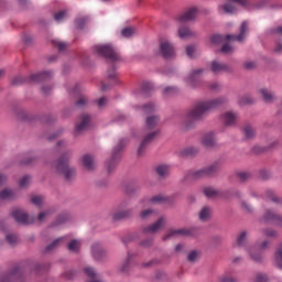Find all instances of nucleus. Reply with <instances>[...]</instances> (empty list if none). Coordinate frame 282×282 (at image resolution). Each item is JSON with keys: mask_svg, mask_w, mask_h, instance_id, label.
<instances>
[{"mask_svg": "<svg viewBox=\"0 0 282 282\" xmlns=\"http://www.w3.org/2000/svg\"><path fill=\"white\" fill-rule=\"evenodd\" d=\"M224 97H218V99L210 101H200L198 102L194 109H192L187 115V120H200L204 118L209 111L220 107L225 104Z\"/></svg>", "mask_w": 282, "mask_h": 282, "instance_id": "obj_1", "label": "nucleus"}, {"mask_svg": "<svg viewBox=\"0 0 282 282\" xmlns=\"http://www.w3.org/2000/svg\"><path fill=\"white\" fill-rule=\"evenodd\" d=\"M160 122V118L158 116H149L145 120V128L144 132L145 135L143 137V140L138 149V155L141 156L144 154L145 148L155 139L159 131L153 130Z\"/></svg>", "mask_w": 282, "mask_h": 282, "instance_id": "obj_2", "label": "nucleus"}, {"mask_svg": "<svg viewBox=\"0 0 282 282\" xmlns=\"http://www.w3.org/2000/svg\"><path fill=\"white\" fill-rule=\"evenodd\" d=\"M70 159H72V153L65 152L59 156V159L57 160V165H55L57 173L59 175H64L66 182H72V180L76 177L75 167L69 166Z\"/></svg>", "mask_w": 282, "mask_h": 282, "instance_id": "obj_3", "label": "nucleus"}, {"mask_svg": "<svg viewBox=\"0 0 282 282\" xmlns=\"http://www.w3.org/2000/svg\"><path fill=\"white\" fill-rule=\"evenodd\" d=\"M52 77H53V72L51 70H44L37 74H33L29 78L22 77V76H15L12 79V85L17 87L25 83H42V82L50 80Z\"/></svg>", "mask_w": 282, "mask_h": 282, "instance_id": "obj_4", "label": "nucleus"}, {"mask_svg": "<svg viewBox=\"0 0 282 282\" xmlns=\"http://www.w3.org/2000/svg\"><path fill=\"white\" fill-rule=\"evenodd\" d=\"M94 52L105 57L110 63H116L121 61V56L116 47H113L111 44H105V45H95Z\"/></svg>", "mask_w": 282, "mask_h": 282, "instance_id": "obj_5", "label": "nucleus"}, {"mask_svg": "<svg viewBox=\"0 0 282 282\" xmlns=\"http://www.w3.org/2000/svg\"><path fill=\"white\" fill-rule=\"evenodd\" d=\"M236 3L242 8L249 6L248 0H227L225 4L218 7V12H220V14H235L237 12Z\"/></svg>", "mask_w": 282, "mask_h": 282, "instance_id": "obj_6", "label": "nucleus"}, {"mask_svg": "<svg viewBox=\"0 0 282 282\" xmlns=\"http://www.w3.org/2000/svg\"><path fill=\"white\" fill-rule=\"evenodd\" d=\"M126 144H127V141L121 140L120 143L118 144V147L115 148L110 161L107 162V164H106L108 173H113V171L117 167L118 162L120 160V151L124 148Z\"/></svg>", "mask_w": 282, "mask_h": 282, "instance_id": "obj_7", "label": "nucleus"}, {"mask_svg": "<svg viewBox=\"0 0 282 282\" xmlns=\"http://www.w3.org/2000/svg\"><path fill=\"white\" fill-rule=\"evenodd\" d=\"M12 217L15 219V221L20 225H32L35 221L34 216H29L23 209L21 208H14L12 212Z\"/></svg>", "mask_w": 282, "mask_h": 282, "instance_id": "obj_8", "label": "nucleus"}, {"mask_svg": "<svg viewBox=\"0 0 282 282\" xmlns=\"http://www.w3.org/2000/svg\"><path fill=\"white\" fill-rule=\"evenodd\" d=\"M90 123H91V116L86 115V113L82 115L75 124L74 134L79 135V134L84 133L86 130L89 129Z\"/></svg>", "mask_w": 282, "mask_h": 282, "instance_id": "obj_9", "label": "nucleus"}, {"mask_svg": "<svg viewBox=\"0 0 282 282\" xmlns=\"http://www.w3.org/2000/svg\"><path fill=\"white\" fill-rule=\"evenodd\" d=\"M160 53L164 59H172L175 57L174 46L169 41H162L160 43Z\"/></svg>", "mask_w": 282, "mask_h": 282, "instance_id": "obj_10", "label": "nucleus"}, {"mask_svg": "<svg viewBox=\"0 0 282 282\" xmlns=\"http://www.w3.org/2000/svg\"><path fill=\"white\" fill-rule=\"evenodd\" d=\"M249 32V23L247 21H243L240 25V32L238 35H235V34H227L226 39H227V42H243L245 41V36L246 34Z\"/></svg>", "mask_w": 282, "mask_h": 282, "instance_id": "obj_11", "label": "nucleus"}, {"mask_svg": "<svg viewBox=\"0 0 282 282\" xmlns=\"http://www.w3.org/2000/svg\"><path fill=\"white\" fill-rule=\"evenodd\" d=\"M166 218L164 216L160 217L155 223L143 228V234H155L161 230L166 225Z\"/></svg>", "mask_w": 282, "mask_h": 282, "instance_id": "obj_12", "label": "nucleus"}, {"mask_svg": "<svg viewBox=\"0 0 282 282\" xmlns=\"http://www.w3.org/2000/svg\"><path fill=\"white\" fill-rule=\"evenodd\" d=\"M199 14V10L195 7L188 9L185 13H183L182 15H180L177 18L178 22L181 23H187V22H192L195 21L196 18Z\"/></svg>", "mask_w": 282, "mask_h": 282, "instance_id": "obj_13", "label": "nucleus"}, {"mask_svg": "<svg viewBox=\"0 0 282 282\" xmlns=\"http://www.w3.org/2000/svg\"><path fill=\"white\" fill-rule=\"evenodd\" d=\"M107 254V250L99 242L93 243L91 256L95 260L101 261Z\"/></svg>", "mask_w": 282, "mask_h": 282, "instance_id": "obj_14", "label": "nucleus"}, {"mask_svg": "<svg viewBox=\"0 0 282 282\" xmlns=\"http://www.w3.org/2000/svg\"><path fill=\"white\" fill-rule=\"evenodd\" d=\"M194 228L191 229H170L166 235L163 236V240L166 241L175 236H193Z\"/></svg>", "mask_w": 282, "mask_h": 282, "instance_id": "obj_15", "label": "nucleus"}, {"mask_svg": "<svg viewBox=\"0 0 282 282\" xmlns=\"http://www.w3.org/2000/svg\"><path fill=\"white\" fill-rule=\"evenodd\" d=\"M22 278V271L20 267H14L9 274H4L1 278V282H18Z\"/></svg>", "mask_w": 282, "mask_h": 282, "instance_id": "obj_16", "label": "nucleus"}, {"mask_svg": "<svg viewBox=\"0 0 282 282\" xmlns=\"http://www.w3.org/2000/svg\"><path fill=\"white\" fill-rule=\"evenodd\" d=\"M265 223H271L282 227V216L275 214L273 210L268 209L263 216Z\"/></svg>", "mask_w": 282, "mask_h": 282, "instance_id": "obj_17", "label": "nucleus"}, {"mask_svg": "<svg viewBox=\"0 0 282 282\" xmlns=\"http://www.w3.org/2000/svg\"><path fill=\"white\" fill-rule=\"evenodd\" d=\"M220 120H223V123L227 127L235 126L237 124L238 113L231 111L225 112V115L220 116Z\"/></svg>", "mask_w": 282, "mask_h": 282, "instance_id": "obj_18", "label": "nucleus"}, {"mask_svg": "<svg viewBox=\"0 0 282 282\" xmlns=\"http://www.w3.org/2000/svg\"><path fill=\"white\" fill-rule=\"evenodd\" d=\"M83 165L87 171H95L97 166L95 158L89 154L83 156Z\"/></svg>", "mask_w": 282, "mask_h": 282, "instance_id": "obj_19", "label": "nucleus"}, {"mask_svg": "<svg viewBox=\"0 0 282 282\" xmlns=\"http://www.w3.org/2000/svg\"><path fill=\"white\" fill-rule=\"evenodd\" d=\"M84 272L86 276L90 280L89 282H102L95 269H93V267H85Z\"/></svg>", "mask_w": 282, "mask_h": 282, "instance_id": "obj_20", "label": "nucleus"}, {"mask_svg": "<svg viewBox=\"0 0 282 282\" xmlns=\"http://www.w3.org/2000/svg\"><path fill=\"white\" fill-rule=\"evenodd\" d=\"M203 145L206 148H214L217 144V140L214 133H207L202 140Z\"/></svg>", "mask_w": 282, "mask_h": 282, "instance_id": "obj_21", "label": "nucleus"}, {"mask_svg": "<svg viewBox=\"0 0 282 282\" xmlns=\"http://www.w3.org/2000/svg\"><path fill=\"white\" fill-rule=\"evenodd\" d=\"M260 93L263 100L268 104L276 100L275 94L272 90H268V88H261Z\"/></svg>", "mask_w": 282, "mask_h": 282, "instance_id": "obj_22", "label": "nucleus"}, {"mask_svg": "<svg viewBox=\"0 0 282 282\" xmlns=\"http://www.w3.org/2000/svg\"><path fill=\"white\" fill-rule=\"evenodd\" d=\"M228 70V65L225 63H219L217 61L212 62V72L214 74H219L223 72H227Z\"/></svg>", "mask_w": 282, "mask_h": 282, "instance_id": "obj_23", "label": "nucleus"}, {"mask_svg": "<svg viewBox=\"0 0 282 282\" xmlns=\"http://www.w3.org/2000/svg\"><path fill=\"white\" fill-rule=\"evenodd\" d=\"M166 198L161 196V195H156L154 197H152L151 199L148 200H141L140 202V206L144 207V206H151L152 204H156V203H163L165 202Z\"/></svg>", "mask_w": 282, "mask_h": 282, "instance_id": "obj_24", "label": "nucleus"}, {"mask_svg": "<svg viewBox=\"0 0 282 282\" xmlns=\"http://www.w3.org/2000/svg\"><path fill=\"white\" fill-rule=\"evenodd\" d=\"M17 197L15 193L12 189L4 188L0 192L1 200H14Z\"/></svg>", "mask_w": 282, "mask_h": 282, "instance_id": "obj_25", "label": "nucleus"}, {"mask_svg": "<svg viewBox=\"0 0 282 282\" xmlns=\"http://www.w3.org/2000/svg\"><path fill=\"white\" fill-rule=\"evenodd\" d=\"M249 256L251 258V260H253L254 262H261L263 259V256L261 253V250H258L256 247H252L248 250Z\"/></svg>", "mask_w": 282, "mask_h": 282, "instance_id": "obj_26", "label": "nucleus"}, {"mask_svg": "<svg viewBox=\"0 0 282 282\" xmlns=\"http://www.w3.org/2000/svg\"><path fill=\"white\" fill-rule=\"evenodd\" d=\"M156 215H158V212L155 209L147 208V209L141 210L140 218L142 220H148V219H150L152 217H155Z\"/></svg>", "mask_w": 282, "mask_h": 282, "instance_id": "obj_27", "label": "nucleus"}, {"mask_svg": "<svg viewBox=\"0 0 282 282\" xmlns=\"http://www.w3.org/2000/svg\"><path fill=\"white\" fill-rule=\"evenodd\" d=\"M247 237H248V232L247 231H241L237 238H236V242L232 245L234 247L238 246V247H245L247 245Z\"/></svg>", "mask_w": 282, "mask_h": 282, "instance_id": "obj_28", "label": "nucleus"}, {"mask_svg": "<svg viewBox=\"0 0 282 282\" xmlns=\"http://www.w3.org/2000/svg\"><path fill=\"white\" fill-rule=\"evenodd\" d=\"M131 216V210H119L112 215L113 221H119Z\"/></svg>", "mask_w": 282, "mask_h": 282, "instance_id": "obj_29", "label": "nucleus"}, {"mask_svg": "<svg viewBox=\"0 0 282 282\" xmlns=\"http://www.w3.org/2000/svg\"><path fill=\"white\" fill-rule=\"evenodd\" d=\"M212 218V208L206 206L199 213V219L202 221H208Z\"/></svg>", "mask_w": 282, "mask_h": 282, "instance_id": "obj_30", "label": "nucleus"}, {"mask_svg": "<svg viewBox=\"0 0 282 282\" xmlns=\"http://www.w3.org/2000/svg\"><path fill=\"white\" fill-rule=\"evenodd\" d=\"M80 240L78 239H72L67 246V249L70 251V252H74V253H77L80 249Z\"/></svg>", "mask_w": 282, "mask_h": 282, "instance_id": "obj_31", "label": "nucleus"}, {"mask_svg": "<svg viewBox=\"0 0 282 282\" xmlns=\"http://www.w3.org/2000/svg\"><path fill=\"white\" fill-rule=\"evenodd\" d=\"M65 240V237H59L55 240H53V242H51V245L46 246V252H51L54 251L55 249H57L61 243H63V241Z\"/></svg>", "mask_w": 282, "mask_h": 282, "instance_id": "obj_32", "label": "nucleus"}, {"mask_svg": "<svg viewBox=\"0 0 282 282\" xmlns=\"http://www.w3.org/2000/svg\"><path fill=\"white\" fill-rule=\"evenodd\" d=\"M205 171H206L207 177H213L219 171V164L214 163V164L205 167Z\"/></svg>", "mask_w": 282, "mask_h": 282, "instance_id": "obj_33", "label": "nucleus"}, {"mask_svg": "<svg viewBox=\"0 0 282 282\" xmlns=\"http://www.w3.org/2000/svg\"><path fill=\"white\" fill-rule=\"evenodd\" d=\"M178 34L182 40H187V39L194 36L193 31H191L188 28H180Z\"/></svg>", "mask_w": 282, "mask_h": 282, "instance_id": "obj_34", "label": "nucleus"}, {"mask_svg": "<svg viewBox=\"0 0 282 282\" xmlns=\"http://www.w3.org/2000/svg\"><path fill=\"white\" fill-rule=\"evenodd\" d=\"M88 105V97L85 95H79L77 101L75 102V107L83 109Z\"/></svg>", "mask_w": 282, "mask_h": 282, "instance_id": "obj_35", "label": "nucleus"}, {"mask_svg": "<svg viewBox=\"0 0 282 282\" xmlns=\"http://www.w3.org/2000/svg\"><path fill=\"white\" fill-rule=\"evenodd\" d=\"M243 133L247 139H252L256 137V129L252 126L248 124L243 128Z\"/></svg>", "mask_w": 282, "mask_h": 282, "instance_id": "obj_36", "label": "nucleus"}, {"mask_svg": "<svg viewBox=\"0 0 282 282\" xmlns=\"http://www.w3.org/2000/svg\"><path fill=\"white\" fill-rule=\"evenodd\" d=\"M204 194L206 195L207 198H216L219 195V192L213 187H206L204 189Z\"/></svg>", "mask_w": 282, "mask_h": 282, "instance_id": "obj_37", "label": "nucleus"}, {"mask_svg": "<svg viewBox=\"0 0 282 282\" xmlns=\"http://www.w3.org/2000/svg\"><path fill=\"white\" fill-rule=\"evenodd\" d=\"M253 102L254 100L252 99V97H250V95H243V97H240L238 101L240 106L251 105Z\"/></svg>", "mask_w": 282, "mask_h": 282, "instance_id": "obj_38", "label": "nucleus"}, {"mask_svg": "<svg viewBox=\"0 0 282 282\" xmlns=\"http://www.w3.org/2000/svg\"><path fill=\"white\" fill-rule=\"evenodd\" d=\"M156 173L160 177H166L169 175V166L167 165H159L156 167Z\"/></svg>", "mask_w": 282, "mask_h": 282, "instance_id": "obj_39", "label": "nucleus"}, {"mask_svg": "<svg viewBox=\"0 0 282 282\" xmlns=\"http://www.w3.org/2000/svg\"><path fill=\"white\" fill-rule=\"evenodd\" d=\"M121 34L126 39H130L131 36L135 35V28H124L121 31Z\"/></svg>", "mask_w": 282, "mask_h": 282, "instance_id": "obj_40", "label": "nucleus"}, {"mask_svg": "<svg viewBox=\"0 0 282 282\" xmlns=\"http://www.w3.org/2000/svg\"><path fill=\"white\" fill-rule=\"evenodd\" d=\"M275 263L280 269H282V245L276 250Z\"/></svg>", "mask_w": 282, "mask_h": 282, "instance_id": "obj_41", "label": "nucleus"}, {"mask_svg": "<svg viewBox=\"0 0 282 282\" xmlns=\"http://www.w3.org/2000/svg\"><path fill=\"white\" fill-rule=\"evenodd\" d=\"M141 90L144 95L148 96L153 90V86L150 84V82H143Z\"/></svg>", "mask_w": 282, "mask_h": 282, "instance_id": "obj_42", "label": "nucleus"}, {"mask_svg": "<svg viewBox=\"0 0 282 282\" xmlns=\"http://www.w3.org/2000/svg\"><path fill=\"white\" fill-rule=\"evenodd\" d=\"M203 68L194 69L188 78V83H192L194 85V82L197 79V77L203 73Z\"/></svg>", "mask_w": 282, "mask_h": 282, "instance_id": "obj_43", "label": "nucleus"}, {"mask_svg": "<svg viewBox=\"0 0 282 282\" xmlns=\"http://www.w3.org/2000/svg\"><path fill=\"white\" fill-rule=\"evenodd\" d=\"M53 45L57 47L58 52H63L67 48V43L59 40H53Z\"/></svg>", "mask_w": 282, "mask_h": 282, "instance_id": "obj_44", "label": "nucleus"}, {"mask_svg": "<svg viewBox=\"0 0 282 282\" xmlns=\"http://www.w3.org/2000/svg\"><path fill=\"white\" fill-rule=\"evenodd\" d=\"M32 204L36 207H42L44 204V197L42 195H35L32 197Z\"/></svg>", "mask_w": 282, "mask_h": 282, "instance_id": "obj_45", "label": "nucleus"}, {"mask_svg": "<svg viewBox=\"0 0 282 282\" xmlns=\"http://www.w3.org/2000/svg\"><path fill=\"white\" fill-rule=\"evenodd\" d=\"M210 41H212V44L218 45L225 41V37L221 34H214L212 35Z\"/></svg>", "mask_w": 282, "mask_h": 282, "instance_id": "obj_46", "label": "nucleus"}, {"mask_svg": "<svg viewBox=\"0 0 282 282\" xmlns=\"http://www.w3.org/2000/svg\"><path fill=\"white\" fill-rule=\"evenodd\" d=\"M264 197L273 203H279V198L275 197L274 192L272 189H267Z\"/></svg>", "mask_w": 282, "mask_h": 282, "instance_id": "obj_47", "label": "nucleus"}, {"mask_svg": "<svg viewBox=\"0 0 282 282\" xmlns=\"http://www.w3.org/2000/svg\"><path fill=\"white\" fill-rule=\"evenodd\" d=\"M193 177L194 180H203V177H207L205 167L194 172Z\"/></svg>", "mask_w": 282, "mask_h": 282, "instance_id": "obj_48", "label": "nucleus"}, {"mask_svg": "<svg viewBox=\"0 0 282 282\" xmlns=\"http://www.w3.org/2000/svg\"><path fill=\"white\" fill-rule=\"evenodd\" d=\"M86 23H87V18H80L75 20V24L78 30H83Z\"/></svg>", "mask_w": 282, "mask_h": 282, "instance_id": "obj_49", "label": "nucleus"}, {"mask_svg": "<svg viewBox=\"0 0 282 282\" xmlns=\"http://www.w3.org/2000/svg\"><path fill=\"white\" fill-rule=\"evenodd\" d=\"M6 238L10 246H14L18 242L17 235L8 234Z\"/></svg>", "mask_w": 282, "mask_h": 282, "instance_id": "obj_50", "label": "nucleus"}, {"mask_svg": "<svg viewBox=\"0 0 282 282\" xmlns=\"http://www.w3.org/2000/svg\"><path fill=\"white\" fill-rule=\"evenodd\" d=\"M195 53H196L195 46L194 45H188L187 48H186L187 56L189 58H195L196 57Z\"/></svg>", "mask_w": 282, "mask_h": 282, "instance_id": "obj_51", "label": "nucleus"}, {"mask_svg": "<svg viewBox=\"0 0 282 282\" xmlns=\"http://www.w3.org/2000/svg\"><path fill=\"white\" fill-rule=\"evenodd\" d=\"M220 52H223V54H231L234 52V47L229 43H225L223 48H220Z\"/></svg>", "mask_w": 282, "mask_h": 282, "instance_id": "obj_52", "label": "nucleus"}, {"mask_svg": "<svg viewBox=\"0 0 282 282\" xmlns=\"http://www.w3.org/2000/svg\"><path fill=\"white\" fill-rule=\"evenodd\" d=\"M138 191H140V187H139V186L129 185V186L126 188V194H128V195H133V194H135Z\"/></svg>", "mask_w": 282, "mask_h": 282, "instance_id": "obj_53", "label": "nucleus"}, {"mask_svg": "<svg viewBox=\"0 0 282 282\" xmlns=\"http://www.w3.org/2000/svg\"><path fill=\"white\" fill-rule=\"evenodd\" d=\"M142 111L147 115L152 113L155 111V107L152 104H148L142 107Z\"/></svg>", "mask_w": 282, "mask_h": 282, "instance_id": "obj_54", "label": "nucleus"}, {"mask_svg": "<svg viewBox=\"0 0 282 282\" xmlns=\"http://www.w3.org/2000/svg\"><path fill=\"white\" fill-rule=\"evenodd\" d=\"M199 258V253L196 250H193L188 253V261L195 262Z\"/></svg>", "mask_w": 282, "mask_h": 282, "instance_id": "obj_55", "label": "nucleus"}, {"mask_svg": "<svg viewBox=\"0 0 282 282\" xmlns=\"http://www.w3.org/2000/svg\"><path fill=\"white\" fill-rule=\"evenodd\" d=\"M237 177L238 180H240V182H246L247 180H249L250 174L247 172H238Z\"/></svg>", "mask_w": 282, "mask_h": 282, "instance_id": "obj_56", "label": "nucleus"}, {"mask_svg": "<svg viewBox=\"0 0 282 282\" xmlns=\"http://www.w3.org/2000/svg\"><path fill=\"white\" fill-rule=\"evenodd\" d=\"M66 18V11H58L56 14H55V21L56 22H62L64 21Z\"/></svg>", "mask_w": 282, "mask_h": 282, "instance_id": "obj_57", "label": "nucleus"}, {"mask_svg": "<svg viewBox=\"0 0 282 282\" xmlns=\"http://www.w3.org/2000/svg\"><path fill=\"white\" fill-rule=\"evenodd\" d=\"M108 78L112 82L113 85L118 84V77L115 70L108 73Z\"/></svg>", "mask_w": 282, "mask_h": 282, "instance_id": "obj_58", "label": "nucleus"}, {"mask_svg": "<svg viewBox=\"0 0 282 282\" xmlns=\"http://www.w3.org/2000/svg\"><path fill=\"white\" fill-rule=\"evenodd\" d=\"M254 282H269L267 274L258 273Z\"/></svg>", "mask_w": 282, "mask_h": 282, "instance_id": "obj_59", "label": "nucleus"}, {"mask_svg": "<svg viewBox=\"0 0 282 282\" xmlns=\"http://www.w3.org/2000/svg\"><path fill=\"white\" fill-rule=\"evenodd\" d=\"M30 182H31V176L26 175V176H24V177L21 180L20 186H21L22 188H25V187H28V185L30 184Z\"/></svg>", "mask_w": 282, "mask_h": 282, "instance_id": "obj_60", "label": "nucleus"}, {"mask_svg": "<svg viewBox=\"0 0 282 282\" xmlns=\"http://www.w3.org/2000/svg\"><path fill=\"white\" fill-rule=\"evenodd\" d=\"M48 216H50V210H45V212L40 213V215H39V221H40V223L45 221V219H47Z\"/></svg>", "mask_w": 282, "mask_h": 282, "instance_id": "obj_61", "label": "nucleus"}, {"mask_svg": "<svg viewBox=\"0 0 282 282\" xmlns=\"http://www.w3.org/2000/svg\"><path fill=\"white\" fill-rule=\"evenodd\" d=\"M245 68L248 70L254 69L257 67V63L253 61L246 62L243 64Z\"/></svg>", "mask_w": 282, "mask_h": 282, "instance_id": "obj_62", "label": "nucleus"}, {"mask_svg": "<svg viewBox=\"0 0 282 282\" xmlns=\"http://www.w3.org/2000/svg\"><path fill=\"white\" fill-rule=\"evenodd\" d=\"M198 152L195 148H188L183 152V155H195Z\"/></svg>", "mask_w": 282, "mask_h": 282, "instance_id": "obj_63", "label": "nucleus"}, {"mask_svg": "<svg viewBox=\"0 0 282 282\" xmlns=\"http://www.w3.org/2000/svg\"><path fill=\"white\" fill-rule=\"evenodd\" d=\"M220 282H238V280L231 276H223L220 278Z\"/></svg>", "mask_w": 282, "mask_h": 282, "instance_id": "obj_64", "label": "nucleus"}]
</instances>
